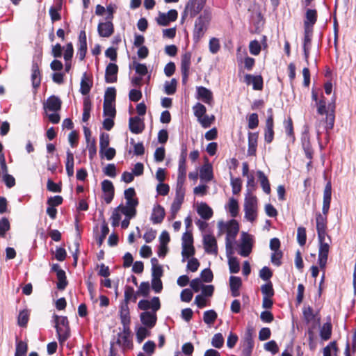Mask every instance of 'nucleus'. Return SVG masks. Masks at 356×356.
<instances>
[{"label": "nucleus", "mask_w": 356, "mask_h": 356, "mask_svg": "<svg viewBox=\"0 0 356 356\" xmlns=\"http://www.w3.org/2000/svg\"><path fill=\"white\" fill-rule=\"evenodd\" d=\"M242 285L241 277L236 276H231L229 277V286L232 296L237 297L239 296V289Z\"/></svg>", "instance_id": "nucleus-30"}, {"label": "nucleus", "mask_w": 356, "mask_h": 356, "mask_svg": "<svg viewBox=\"0 0 356 356\" xmlns=\"http://www.w3.org/2000/svg\"><path fill=\"white\" fill-rule=\"evenodd\" d=\"M177 11L172 9L167 13L159 12L156 21L160 26H168L171 22H175L177 19Z\"/></svg>", "instance_id": "nucleus-10"}, {"label": "nucleus", "mask_w": 356, "mask_h": 356, "mask_svg": "<svg viewBox=\"0 0 356 356\" xmlns=\"http://www.w3.org/2000/svg\"><path fill=\"white\" fill-rule=\"evenodd\" d=\"M130 131L136 134H140L144 129V124L138 117L130 118L129 122Z\"/></svg>", "instance_id": "nucleus-28"}, {"label": "nucleus", "mask_w": 356, "mask_h": 356, "mask_svg": "<svg viewBox=\"0 0 356 356\" xmlns=\"http://www.w3.org/2000/svg\"><path fill=\"white\" fill-rule=\"evenodd\" d=\"M56 332L58 335V339L59 341V343L63 345L70 337V331L69 327H58L56 329Z\"/></svg>", "instance_id": "nucleus-39"}, {"label": "nucleus", "mask_w": 356, "mask_h": 356, "mask_svg": "<svg viewBox=\"0 0 356 356\" xmlns=\"http://www.w3.org/2000/svg\"><path fill=\"white\" fill-rule=\"evenodd\" d=\"M257 176L264 192L266 193V194H270V186L268 177L262 171H258Z\"/></svg>", "instance_id": "nucleus-37"}, {"label": "nucleus", "mask_w": 356, "mask_h": 356, "mask_svg": "<svg viewBox=\"0 0 356 356\" xmlns=\"http://www.w3.org/2000/svg\"><path fill=\"white\" fill-rule=\"evenodd\" d=\"M116 343L121 347L123 351L132 349L133 342L129 327H122V331L118 334Z\"/></svg>", "instance_id": "nucleus-6"}, {"label": "nucleus", "mask_w": 356, "mask_h": 356, "mask_svg": "<svg viewBox=\"0 0 356 356\" xmlns=\"http://www.w3.org/2000/svg\"><path fill=\"white\" fill-rule=\"evenodd\" d=\"M29 319V312L28 310H22L19 312L17 318V323L21 327L26 325Z\"/></svg>", "instance_id": "nucleus-53"}, {"label": "nucleus", "mask_w": 356, "mask_h": 356, "mask_svg": "<svg viewBox=\"0 0 356 356\" xmlns=\"http://www.w3.org/2000/svg\"><path fill=\"white\" fill-rule=\"evenodd\" d=\"M297 240L300 245L302 246L305 244L307 240L306 229L302 227H300L297 230Z\"/></svg>", "instance_id": "nucleus-60"}, {"label": "nucleus", "mask_w": 356, "mask_h": 356, "mask_svg": "<svg viewBox=\"0 0 356 356\" xmlns=\"http://www.w3.org/2000/svg\"><path fill=\"white\" fill-rule=\"evenodd\" d=\"M62 102L59 97L52 95L44 103V109L46 112H58L60 110Z\"/></svg>", "instance_id": "nucleus-17"}, {"label": "nucleus", "mask_w": 356, "mask_h": 356, "mask_svg": "<svg viewBox=\"0 0 356 356\" xmlns=\"http://www.w3.org/2000/svg\"><path fill=\"white\" fill-rule=\"evenodd\" d=\"M116 96V90L114 88H108L105 92L104 103L114 104Z\"/></svg>", "instance_id": "nucleus-49"}, {"label": "nucleus", "mask_w": 356, "mask_h": 356, "mask_svg": "<svg viewBox=\"0 0 356 356\" xmlns=\"http://www.w3.org/2000/svg\"><path fill=\"white\" fill-rule=\"evenodd\" d=\"M10 222L8 218H2L0 220V236L4 237L6 232L10 229Z\"/></svg>", "instance_id": "nucleus-61"}, {"label": "nucleus", "mask_w": 356, "mask_h": 356, "mask_svg": "<svg viewBox=\"0 0 356 356\" xmlns=\"http://www.w3.org/2000/svg\"><path fill=\"white\" fill-rule=\"evenodd\" d=\"M203 244L205 252L208 254L216 255L218 253L217 241L211 234H205L203 237Z\"/></svg>", "instance_id": "nucleus-15"}, {"label": "nucleus", "mask_w": 356, "mask_h": 356, "mask_svg": "<svg viewBox=\"0 0 356 356\" xmlns=\"http://www.w3.org/2000/svg\"><path fill=\"white\" fill-rule=\"evenodd\" d=\"M54 268L56 270V277L58 279L57 288L60 290H63L67 284L65 273L63 270L58 268V266H55Z\"/></svg>", "instance_id": "nucleus-35"}, {"label": "nucleus", "mask_w": 356, "mask_h": 356, "mask_svg": "<svg viewBox=\"0 0 356 356\" xmlns=\"http://www.w3.org/2000/svg\"><path fill=\"white\" fill-rule=\"evenodd\" d=\"M115 113V104L104 103V115L105 116L114 118Z\"/></svg>", "instance_id": "nucleus-57"}, {"label": "nucleus", "mask_w": 356, "mask_h": 356, "mask_svg": "<svg viewBox=\"0 0 356 356\" xmlns=\"http://www.w3.org/2000/svg\"><path fill=\"white\" fill-rule=\"evenodd\" d=\"M206 29L207 24L204 19L202 17L197 18L195 24L194 37L199 40L203 36Z\"/></svg>", "instance_id": "nucleus-29"}, {"label": "nucleus", "mask_w": 356, "mask_h": 356, "mask_svg": "<svg viewBox=\"0 0 356 356\" xmlns=\"http://www.w3.org/2000/svg\"><path fill=\"white\" fill-rule=\"evenodd\" d=\"M337 348L335 342H331L323 349V356H332V353L336 354Z\"/></svg>", "instance_id": "nucleus-64"}, {"label": "nucleus", "mask_w": 356, "mask_h": 356, "mask_svg": "<svg viewBox=\"0 0 356 356\" xmlns=\"http://www.w3.org/2000/svg\"><path fill=\"white\" fill-rule=\"evenodd\" d=\"M28 350L27 343L23 341H17L15 356H26Z\"/></svg>", "instance_id": "nucleus-45"}, {"label": "nucleus", "mask_w": 356, "mask_h": 356, "mask_svg": "<svg viewBox=\"0 0 356 356\" xmlns=\"http://www.w3.org/2000/svg\"><path fill=\"white\" fill-rule=\"evenodd\" d=\"M327 216L321 213L316 214V226L319 243L318 262L321 270H325L332 242L327 234Z\"/></svg>", "instance_id": "nucleus-1"}, {"label": "nucleus", "mask_w": 356, "mask_h": 356, "mask_svg": "<svg viewBox=\"0 0 356 356\" xmlns=\"http://www.w3.org/2000/svg\"><path fill=\"white\" fill-rule=\"evenodd\" d=\"M218 317L217 313L213 310H208L204 312L203 316L204 322L207 325H212L216 321Z\"/></svg>", "instance_id": "nucleus-44"}, {"label": "nucleus", "mask_w": 356, "mask_h": 356, "mask_svg": "<svg viewBox=\"0 0 356 356\" xmlns=\"http://www.w3.org/2000/svg\"><path fill=\"white\" fill-rule=\"evenodd\" d=\"M177 81L175 79H171L170 81H166L164 84V91L167 95H173L176 91Z\"/></svg>", "instance_id": "nucleus-48"}, {"label": "nucleus", "mask_w": 356, "mask_h": 356, "mask_svg": "<svg viewBox=\"0 0 356 356\" xmlns=\"http://www.w3.org/2000/svg\"><path fill=\"white\" fill-rule=\"evenodd\" d=\"M261 291L263 294V297L273 298L274 296V290L273 284L270 282L261 286Z\"/></svg>", "instance_id": "nucleus-50"}, {"label": "nucleus", "mask_w": 356, "mask_h": 356, "mask_svg": "<svg viewBox=\"0 0 356 356\" xmlns=\"http://www.w3.org/2000/svg\"><path fill=\"white\" fill-rule=\"evenodd\" d=\"M116 154L115 149L113 147H106L102 152H99L101 158H106L108 161L112 160Z\"/></svg>", "instance_id": "nucleus-58"}, {"label": "nucleus", "mask_w": 356, "mask_h": 356, "mask_svg": "<svg viewBox=\"0 0 356 356\" xmlns=\"http://www.w3.org/2000/svg\"><path fill=\"white\" fill-rule=\"evenodd\" d=\"M186 161H179L178 175H177L176 188H184V182H185V179H186Z\"/></svg>", "instance_id": "nucleus-25"}, {"label": "nucleus", "mask_w": 356, "mask_h": 356, "mask_svg": "<svg viewBox=\"0 0 356 356\" xmlns=\"http://www.w3.org/2000/svg\"><path fill=\"white\" fill-rule=\"evenodd\" d=\"M196 98L208 105L212 106L213 104V92L204 86L196 87Z\"/></svg>", "instance_id": "nucleus-12"}, {"label": "nucleus", "mask_w": 356, "mask_h": 356, "mask_svg": "<svg viewBox=\"0 0 356 356\" xmlns=\"http://www.w3.org/2000/svg\"><path fill=\"white\" fill-rule=\"evenodd\" d=\"M214 120L215 116L213 115H208L207 114L197 119L198 122L204 129L210 127L211 125L213 123Z\"/></svg>", "instance_id": "nucleus-43"}, {"label": "nucleus", "mask_w": 356, "mask_h": 356, "mask_svg": "<svg viewBox=\"0 0 356 356\" xmlns=\"http://www.w3.org/2000/svg\"><path fill=\"white\" fill-rule=\"evenodd\" d=\"M137 300V294L131 286H126L124 290V300L122 302L129 303V301L132 300L136 302Z\"/></svg>", "instance_id": "nucleus-42"}, {"label": "nucleus", "mask_w": 356, "mask_h": 356, "mask_svg": "<svg viewBox=\"0 0 356 356\" xmlns=\"http://www.w3.org/2000/svg\"><path fill=\"white\" fill-rule=\"evenodd\" d=\"M97 31L101 37L108 38L113 33V24L111 20L99 22L97 26Z\"/></svg>", "instance_id": "nucleus-20"}, {"label": "nucleus", "mask_w": 356, "mask_h": 356, "mask_svg": "<svg viewBox=\"0 0 356 356\" xmlns=\"http://www.w3.org/2000/svg\"><path fill=\"white\" fill-rule=\"evenodd\" d=\"M74 154L70 150L66 152L65 169L68 177H71L74 175Z\"/></svg>", "instance_id": "nucleus-34"}, {"label": "nucleus", "mask_w": 356, "mask_h": 356, "mask_svg": "<svg viewBox=\"0 0 356 356\" xmlns=\"http://www.w3.org/2000/svg\"><path fill=\"white\" fill-rule=\"evenodd\" d=\"M200 177L202 181L208 182L213 179V168L211 163H206L200 168Z\"/></svg>", "instance_id": "nucleus-26"}, {"label": "nucleus", "mask_w": 356, "mask_h": 356, "mask_svg": "<svg viewBox=\"0 0 356 356\" xmlns=\"http://www.w3.org/2000/svg\"><path fill=\"white\" fill-rule=\"evenodd\" d=\"M150 334V332L145 327H139L136 330V339L138 343H141Z\"/></svg>", "instance_id": "nucleus-54"}, {"label": "nucleus", "mask_w": 356, "mask_h": 356, "mask_svg": "<svg viewBox=\"0 0 356 356\" xmlns=\"http://www.w3.org/2000/svg\"><path fill=\"white\" fill-rule=\"evenodd\" d=\"M312 98L316 102L317 112L319 115H326L327 128L332 129L334 121V105L330 104L327 105L326 101L323 97L317 102V95L312 92Z\"/></svg>", "instance_id": "nucleus-4"}, {"label": "nucleus", "mask_w": 356, "mask_h": 356, "mask_svg": "<svg viewBox=\"0 0 356 356\" xmlns=\"http://www.w3.org/2000/svg\"><path fill=\"white\" fill-rule=\"evenodd\" d=\"M122 216H135L136 215L132 213L131 211H129L127 208H125L124 207V204H120L118 207H116L114 209L111 218V225L113 227H115L120 225V222L122 219Z\"/></svg>", "instance_id": "nucleus-9"}, {"label": "nucleus", "mask_w": 356, "mask_h": 356, "mask_svg": "<svg viewBox=\"0 0 356 356\" xmlns=\"http://www.w3.org/2000/svg\"><path fill=\"white\" fill-rule=\"evenodd\" d=\"M193 111L197 120L206 114L207 108L203 104L198 102L193 106Z\"/></svg>", "instance_id": "nucleus-52"}, {"label": "nucleus", "mask_w": 356, "mask_h": 356, "mask_svg": "<svg viewBox=\"0 0 356 356\" xmlns=\"http://www.w3.org/2000/svg\"><path fill=\"white\" fill-rule=\"evenodd\" d=\"M317 20V11L315 9H307L305 13L304 20V27L305 32L312 31L313 26Z\"/></svg>", "instance_id": "nucleus-18"}, {"label": "nucleus", "mask_w": 356, "mask_h": 356, "mask_svg": "<svg viewBox=\"0 0 356 356\" xmlns=\"http://www.w3.org/2000/svg\"><path fill=\"white\" fill-rule=\"evenodd\" d=\"M118 66L113 63H110L106 67L105 81L106 83H112L117 81Z\"/></svg>", "instance_id": "nucleus-19"}, {"label": "nucleus", "mask_w": 356, "mask_h": 356, "mask_svg": "<svg viewBox=\"0 0 356 356\" xmlns=\"http://www.w3.org/2000/svg\"><path fill=\"white\" fill-rule=\"evenodd\" d=\"M32 85L34 88L39 87L41 81L40 72L37 65H33L31 74Z\"/></svg>", "instance_id": "nucleus-41"}, {"label": "nucleus", "mask_w": 356, "mask_h": 356, "mask_svg": "<svg viewBox=\"0 0 356 356\" xmlns=\"http://www.w3.org/2000/svg\"><path fill=\"white\" fill-rule=\"evenodd\" d=\"M120 317L122 327H129L131 319L129 308L127 302H121L120 305Z\"/></svg>", "instance_id": "nucleus-22"}, {"label": "nucleus", "mask_w": 356, "mask_h": 356, "mask_svg": "<svg viewBox=\"0 0 356 356\" xmlns=\"http://www.w3.org/2000/svg\"><path fill=\"white\" fill-rule=\"evenodd\" d=\"M165 215L164 208L160 204H156L153 207L150 219L154 224H159L163 221Z\"/></svg>", "instance_id": "nucleus-24"}, {"label": "nucleus", "mask_w": 356, "mask_h": 356, "mask_svg": "<svg viewBox=\"0 0 356 356\" xmlns=\"http://www.w3.org/2000/svg\"><path fill=\"white\" fill-rule=\"evenodd\" d=\"M244 218L251 222H254L258 218L259 202L254 194L245 193L243 203Z\"/></svg>", "instance_id": "nucleus-3"}, {"label": "nucleus", "mask_w": 356, "mask_h": 356, "mask_svg": "<svg viewBox=\"0 0 356 356\" xmlns=\"http://www.w3.org/2000/svg\"><path fill=\"white\" fill-rule=\"evenodd\" d=\"M268 112L272 113V110L270 109ZM273 114L270 113V115L268 116L266 122V128L264 133V138L265 141L268 143H270L273 141L274 137V131H273Z\"/></svg>", "instance_id": "nucleus-21"}, {"label": "nucleus", "mask_w": 356, "mask_h": 356, "mask_svg": "<svg viewBox=\"0 0 356 356\" xmlns=\"http://www.w3.org/2000/svg\"><path fill=\"white\" fill-rule=\"evenodd\" d=\"M209 51L212 54H216L220 48V41L216 38H212L209 40Z\"/></svg>", "instance_id": "nucleus-62"}, {"label": "nucleus", "mask_w": 356, "mask_h": 356, "mask_svg": "<svg viewBox=\"0 0 356 356\" xmlns=\"http://www.w3.org/2000/svg\"><path fill=\"white\" fill-rule=\"evenodd\" d=\"M54 318L56 329H58V327H59V326L60 328L69 327V323H68V320H67V317L54 315Z\"/></svg>", "instance_id": "nucleus-55"}, {"label": "nucleus", "mask_w": 356, "mask_h": 356, "mask_svg": "<svg viewBox=\"0 0 356 356\" xmlns=\"http://www.w3.org/2000/svg\"><path fill=\"white\" fill-rule=\"evenodd\" d=\"M227 254L228 258V264L229 271L231 273H237L240 270V265L238 259L236 257H232L233 254Z\"/></svg>", "instance_id": "nucleus-38"}, {"label": "nucleus", "mask_w": 356, "mask_h": 356, "mask_svg": "<svg viewBox=\"0 0 356 356\" xmlns=\"http://www.w3.org/2000/svg\"><path fill=\"white\" fill-rule=\"evenodd\" d=\"M249 49L251 54L257 56L261 51V44L257 40H252L250 42Z\"/></svg>", "instance_id": "nucleus-63"}, {"label": "nucleus", "mask_w": 356, "mask_h": 356, "mask_svg": "<svg viewBox=\"0 0 356 356\" xmlns=\"http://www.w3.org/2000/svg\"><path fill=\"white\" fill-rule=\"evenodd\" d=\"M185 188H176V194L170 207V219H175L184 202Z\"/></svg>", "instance_id": "nucleus-8"}, {"label": "nucleus", "mask_w": 356, "mask_h": 356, "mask_svg": "<svg viewBox=\"0 0 356 356\" xmlns=\"http://www.w3.org/2000/svg\"><path fill=\"white\" fill-rule=\"evenodd\" d=\"M258 134L257 133H249L248 134V149L249 156L255 155L257 147Z\"/></svg>", "instance_id": "nucleus-31"}, {"label": "nucleus", "mask_w": 356, "mask_h": 356, "mask_svg": "<svg viewBox=\"0 0 356 356\" xmlns=\"http://www.w3.org/2000/svg\"><path fill=\"white\" fill-rule=\"evenodd\" d=\"M140 321L145 326L149 328L153 327L156 321V312H144L141 313Z\"/></svg>", "instance_id": "nucleus-27"}, {"label": "nucleus", "mask_w": 356, "mask_h": 356, "mask_svg": "<svg viewBox=\"0 0 356 356\" xmlns=\"http://www.w3.org/2000/svg\"><path fill=\"white\" fill-rule=\"evenodd\" d=\"M244 81L247 85H252V88L255 90H260L263 88V79L259 75L246 74Z\"/></svg>", "instance_id": "nucleus-23"}, {"label": "nucleus", "mask_w": 356, "mask_h": 356, "mask_svg": "<svg viewBox=\"0 0 356 356\" xmlns=\"http://www.w3.org/2000/svg\"><path fill=\"white\" fill-rule=\"evenodd\" d=\"M253 243V236L248 233L243 232L241 236V242L238 245V253L244 257L249 256L252 252Z\"/></svg>", "instance_id": "nucleus-5"}, {"label": "nucleus", "mask_w": 356, "mask_h": 356, "mask_svg": "<svg viewBox=\"0 0 356 356\" xmlns=\"http://www.w3.org/2000/svg\"><path fill=\"white\" fill-rule=\"evenodd\" d=\"M332 334V325L330 323H327L323 324L321 330L320 336L323 340H328Z\"/></svg>", "instance_id": "nucleus-46"}, {"label": "nucleus", "mask_w": 356, "mask_h": 356, "mask_svg": "<svg viewBox=\"0 0 356 356\" xmlns=\"http://www.w3.org/2000/svg\"><path fill=\"white\" fill-rule=\"evenodd\" d=\"M197 212L204 220H209L213 216L212 209L204 202L197 206Z\"/></svg>", "instance_id": "nucleus-32"}, {"label": "nucleus", "mask_w": 356, "mask_h": 356, "mask_svg": "<svg viewBox=\"0 0 356 356\" xmlns=\"http://www.w3.org/2000/svg\"><path fill=\"white\" fill-rule=\"evenodd\" d=\"M220 233L226 232V253L233 254V246L236 240V237L239 231V225L236 220H230L224 222L220 221L218 224Z\"/></svg>", "instance_id": "nucleus-2"}, {"label": "nucleus", "mask_w": 356, "mask_h": 356, "mask_svg": "<svg viewBox=\"0 0 356 356\" xmlns=\"http://www.w3.org/2000/svg\"><path fill=\"white\" fill-rule=\"evenodd\" d=\"M204 4V0H190L186 6L184 13L194 17L202 10Z\"/></svg>", "instance_id": "nucleus-11"}, {"label": "nucleus", "mask_w": 356, "mask_h": 356, "mask_svg": "<svg viewBox=\"0 0 356 356\" xmlns=\"http://www.w3.org/2000/svg\"><path fill=\"white\" fill-rule=\"evenodd\" d=\"M284 126L285 129L286 134L288 136L291 138L292 141L294 140L293 136V122L291 118H288L284 122Z\"/></svg>", "instance_id": "nucleus-56"}, {"label": "nucleus", "mask_w": 356, "mask_h": 356, "mask_svg": "<svg viewBox=\"0 0 356 356\" xmlns=\"http://www.w3.org/2000/svg\"><path fill=\"white\" fill-rule=\"evenodd\" d=\"M191 54L190 52H185L181 55V72L182 75L183 83H186L191 67Z\"/></svg>", "instance_id": "nucleus-13"}, {"label": "nucleus", "mask_w": 356, "mask_h": 356, "mask_svg": "<svg viewBox=\"0 0 356 356\" xmlns=\"http://www.w3.org/2000/svg\"><path fill=\"white\" fill-rule=\"evenodd\" d=\"M225 209L229 213L232 217H236L239 212L238 201L234 197H230L227 204L225 205Z\"/></svg>", "instance_id": "nucleus-33"}, {"label": "nucleus", "mask_w": 356, "mask_h": 356, "mask_svg": "<svg viewBox=\"0 0 356 356\" xmlns=\"http://www.w3.org/2000/svg\"><path fill=\"white\" fill-rule=\"evenodd\" d=\"M224 337L221 333H216L211 339V345L216 348H221L224 345Z\"/></svg>", "instance_id": "nucleus-47"}, {"label": "nucleus", "mask_w": 356, "mask_h": 356, "mask_svg": "<svg viewBox=\"0 0 356 356\" xmlns=\"http://www.w3.org/2000/svg\"><path fill=\"white\" fill-rule=\"evenodd\" d=\"M110 138L106 133H102L99 136V152H102L104 149L109 146Z\"/></svg>", "instance_id": "nucleus-51"}, {"label": "nucleus", "mask_w": 356, "mask_h": 356, "mask_svg": "<svg viewBox=\"0 0 356 356\" xmlns=\"http://www.w3.org/2000/svg\"><path fill=\"white\" fill-rule=\"evenodd\" d=\"M92 87V82L90 81L89 78L87 76L86 73H84L81 81V88L80 91L81 94L86 95H87Z\"/></svg>", "instance_id": "nucleus-40"}, {"label": "nucleus", "mask_w": 356, "mask_h": 356, "mask_svg": "<svg viewBox=\"0 0 356 356\" xmlns=\"http://www.w3.org/2000/svg\"><path fill=\"white\" fill-rule=\"evenodd\" d=\"M124 198L126 200V204H124V207L136 215L138 200L134 188H129L124 191Z\"/></svg>", "instance_id": "nucleus-7"}, {"label": "nucleus", "mask_w": 356, "mask_h": 356, "mask_svg": "<svg viewBox=\"0 0 356 356\" xmlns=\"http://www.w3.org/2000/svg\"><path fill=\"white\" fill-rule=\"evenodd\" d=\"M195 254V249L193 245H182V261H184L186 259L192 257Z\"/></svg>", "instance_id": "nucleus-59"}, {"label": "nucleus", "mask_w": 356, "mask_h": 356, "mask_svg": "<svg viewBox=\"0 0 356 356\" xmlns=\"http://www.w3.org/2000/svg\"><path fill=\"white\" fill-rule=\"evenodd\" d=\"M151 264L152 278H161L163 275V268L159 264L158 259L155 257L152 258Z\"/></svg>", "instance_id": "nucleus-36"}, {"label": "nucleus", "mask_w": 356, "mask_h": 356, "mask_svg": "<svg viewBox=\"0 0 356 356\" xmlns=\"http://www.w3.org/2000/svg\"><path fill=\"white\" fill-rule=\"evenodd\" d=\"M138 307L140 309L147 312L148 309H152V312H156L161 307L160 300L158 297H154L152 300H141L138 302Z\"/></svg>", "instance_id": "nucleus-14"}, {"label": "nucleus", "mask_w": 356, "mask_h": 356, "mask_svg": "<svg viewBox=\"0 0 356 356\" xmlns=\"http://www.w3.org/2000/svg\"><path fill=\"white\" fill-rule=\"evenodd\" d=\"M102 189L104 193L103 198L106 204H109L113 199L115 189L112 181L105 179L102 182Z\"/></svg>", "instance_id": "nucleus-16"}]
</instances>
